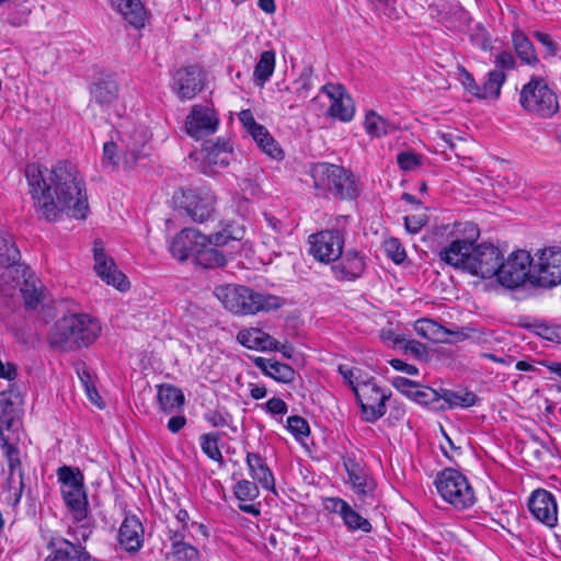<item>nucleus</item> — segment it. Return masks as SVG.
Instances as JSON below:
<instances>
[{"label": "nucleus", "instance_id": "dca6fc26", "mask_svg": "<svg viewBox=\"0 0 561 561\" xmlns=\"http://www.w3.org/2000/svg\"><path fill=\"white\" fill-rule=\"evenodd\" d=\"M310 254L318 261L329 263L342 255L344 236L340 230H323L309 237Z\"/></svg>", "mask_w": 561, "mask_h": 561}, {"label": "nucleus", "instance_id": "603ef678", "mask_svg": "<svg viewBox=\"0 0 561 561\" xmlns=\"http://www.w3.org/2000/svg\"><path fill=\"white\" fill-rule=\"evenodd\" d=\"M239 121L241 122L242 126L250 135L255 134V131H257V130H259V135L262 134V130L265 131V127L255 121V118L250 110L241 111L239 113Z\"/></svg>", "mask_w": 561, "mask_h": 561}, {"label": "nucleus", "instance_id": "680f3d73", "mask_svg": "<svg viewBox=\"0 0 561 561\" xmlns=\"http://www.w3.org/2000/svg\"><path fill=\"white\" fill-rule=\"evenodd\" d=\"M264 218L267 224V228H270L274 232V236H272V238L275 241H277L278 238L284 233V224L279 219L268 214H264Z\"/></svg>", "mask_w": 561, "mask_h": 561}, {"label": "nucleus", "instance_id": "e2e57ef3", "mask_svg": "<svg viewBox=\"0 0 561 561\" xmlns=\"http://www.w3.org/2000/svg\"><path fill=\"white\" fill-rule=\"evenodd\" d=\"M390 365L393 369H396L398 371L405 373L407 375H410V376H415L419 374L417 367H415L414 365L408 364L399 358L391 359Z\"/></svg>", "mask_w": 561, "mask_h": 561}, {"label": "nucleus", "instance_id": "6ab92c4d", "mask_svg": "<svg viewBox=\"0 0 561 561\" xmlns=\"http://www.w3.org/2000/svg\"><path fill=\"white\" fill-rule=\"evenodd\" d=\"M348 482L353 492L362 506H373L376 502V482L375 480L354 461L348 460L344 463Z\"/></svg>", "mask_w": 561, "mask_h": 561}, {"label": "nucleus", "instance_id": "052dcab7", "mask_svg": "<svg viewBox=\"0 0 561 561\" xmlns=\"http://www.w3.org/2000/svg\"><path fill=\"white\" fill-rule=\"evenodd\" d=\"M268 413L273 415H284L287 413V404L279 398H272L265 403Z\"/></svg>", "mask_w": 561, "mask_h": 561}, {"label": "nucleus", "instance_id": "4468645a", "mask_svg": "<svg viewBox=\"0 0 561 561\" xmlns=\"http://www.w3.org/2000/svg\"><path fill=\"white\" fill-rule=\"evenodd\" d=\"M232 159V146L224 138L216 141H206L196 152V160H201L199 169L204 174H216L227 168Z\"/></svg>", "mask_w": 561, "mask_h": 561}, {"label": "nucleus", "instance_id": "8fccbe9b", "mask_svg": "<svg viewBox=\"0 0 561 561\" xmlns=\"http://www.w3.org/2000/svg\"><path fill=\"white\" fill-rule=\"evenodd\" d=\"M171 553L179 561H196L199 558L198 550L187 542L171 547Z\"/></svg>", "mask_w": 561, "mask_h": 561}, {"label": "nucleus", "instance_id": "09e8293b", "mask_svg": "<svg viewBox=\"0 0 561 561\" xmlns=\"http://www.w3.org/2000/svg\"><path fill=\"white\" fill-rule=\"evenodd\" d=\"M412 400L420 404L433 405L434 408L437 407L436 403H439V391L420 385L417 390H415V394L413 396Z\"/></svg>", "mask_w": 561, "mask_h": 561}, {"label": "nucleus", "instance_id": "f8f14e48", "mask_svg": "<svg viewBox=\"0 0 561 561\" xmlns=\"http://www.w3.org/2000/svg\"><path fill=\"white\" fill-rule=\"evenodd\" d=\"M530 284L540 287H553L561 284V249L550 248L540 252L533 265Z\"/></svg>", "mask_w": 561, "mask_h": 561}, {"label": "nucleus", "instance_id": "9b49d317", "mask_svg": "<svg viewBox=\"0 0 561 561\" xmlns=\"http://www.w3.org/2000/svg\"><path fill=\"white\" fill-rule=\"evenodd\" d=\"M533 260L525 250H518L501 260L500 270L496 273L497 280L507 288H517L526 280L530 283L533 273Z\"/></svg>", "mask_w": 561, "mask_h": 561}, {"label": "nucleus", "instance_id": "5fc2aeb1", "mask_svg": "<svg viewBox=\"0 0 561 561\" xmlns=\"http://www.w3.org/2000/svg\"><path fill=\"white\" fill-rule=\"evenodd\" d=\"M495 68L493 70H500L502 73L505 71L513 70L516 66V60L512 53L503 50L495 56L494 59Z\"/></svg>", "mask_w": 561, "mask_h": 561}, {"label": "nucleus", "instance_id": "0e129e2a", "mask_svg": "<svg viewBox=\"0 0 561 561\" xmlns=\"http://www.w3.org/2000/svg\"><path fill=\"white\" fill-rule=\"evenodd\" d=\"M62 541L68 547H70L73 551V554L70 553V559H75L78 561H90L91 557H90L89 552L83 547L76 546L67 539H62Z\"/></svg>", "mask_w": 561, "mask_h": 561}, {"label": "nucleus", "instance_id": "a19ab883", "mask_svg": "<svg viewBox=\"0 0 561 561\" xmlns=\"http://www.w3.org/2000/svg\"><path fill=\"white\" fill-rule=\"evenodd\" d=\"M118 93V85L114 81H99L91 89L92 99L100 105L112 104Z\"/></svg>", "mask_w": 561, "mask_h": 561}, {"label": "nucleus", "instance_id": "4be33fe9", "mask_svg": "<svg viewBox=\"0 0 561 561\" xmlns=\"http://www.w3.org/2000/svg\"><path fill=\"white\" fill-rule=\"evenodd\" d=\"M202 70L197 66L179 69L173 76V90L181 100H191L203 90Z\"/></svg>", "mask_w": 561, "mask_h": 561}, {"label": "nucleus", "instance_id": "5701e85b", "mask_svg": "<svg viewBox=\"0 0 561 561\" xmlns=\"http://www.w3.org/2000/svg\"><path fill=\"white\" fill-rule=\"evenodd\" d=\"M331 513L337 514L348 530L370 533L373 526L370 522L355 511L345 500L340 497H329L324 504Z\"/></svg>", "mask_w": 561, "mask_h": 561}, {"label": "nucleus", "instance_id": "79ce46f5", "mask_svg": "<svg viewBox=\"0 0 561 561\" xmlns=\"http://www.w3.org/2000/svg\"><path fill=\"white\" fill-rule=\"evenodd\" d=\"M506 80V75L500 70H491L486 80L481 85V99H497L501 88Z\"/></svg>", "mask_w": 561, "mask_h": 561}, {"label": "nucleus", "instance_id": "423d86ee", "mask_svg": "<svg viewBox=\"0 0 561 561\" xmlns=\"http://www.w3.org/2000/svg\"><path fill=\"white\" fill-rule=\"evenodd\" d=\"M313 186L320 192H329L339 199L353 201L360 194L356 175L337 164L320 162L311 168Z\"/></svg>", "mask_w": 561, "mask_h": 561}, {"label": "nucleus", "instance_id": "c756f323", "mask_svg": "<svg viewBox=\"0 0 561 561\" xmlns=\"http://www.w3.org/2000/svg\"><path fill=\"white\" fill-rule=\"evenodd\" d=\"M253 363L264 375L278 382L290 383L295 379L296 371L287 364L264 357H255Z\"/></svg>", "mask_w": 561, "mask_h": 561}, {"label": "nucleus", "instance_id": "49530a36", "mask_svg": "<svg viewBox=\"0 0 561 561\" xmlns=\"http://www.w3.org/2000/svg\"><path fill=\"white\" fill-rule=\"evenodd\" d=\"M234 495L240 501H253L259 496V488L249 480L239 481L233 489Z\"/></svg>", "mask_w": 561, "mask_h": 561}, {"label": "nucleus", "instance_id": "a878e982", "mask_svg": "<svg viewBox=\"0 0 561 561\" xmlns=\"http://www.w3.org/2000/svg\"><path fill=\"white\" fill-rule=\"evenodd\" d=\"M148 135L145 131L135 130L122 138L123 161L126 168H133L139 159L146 157Z\"/></svg>", "mask_w": 561, "mask_h": 561}, {"label": "nucleus", "instance_id": "f257e3e1", "mask_svg": "<svg viewBox=\"0 0 561 561\" xmlns=\"http://www.w3.org/2000/svg\"><path fill=\"white\" fill-rule=\"evenodd\" d=\"M30 193L36 211L48 221L62 215L85 219L89 213L84 181L76 165L58 162L51 169L31 163L25 168Z\"/></svg>", "mask_w": 561, "mask_h": 561}, {"label": "nucleus", "instance_id": "de8ad7c7", "mask_svg": "<svg viewBox=\"0 0 561 561\" xmlns=\"http://www.w3.org/2000/svg\"><path fill=\"white\" fill-rule=\"evenodd\" d=\"M287 428L298 440H302L310 434L308 422L299 415H293L287 419Z\"/></svg>", "mask_w": 561, "mask_h": 561}, {"label": "nucleus", "instance_id": "9d476101", "mask_svg": "<svg viewBox=\"0 0 561 561\" xmlns=\"http://www.w3.org/2000/svg\"><path fill=\"white\" fill-rule=\"evenodd\" d=\"M354 393L366 422L374 423L386 414V400L389 394L376 383L374 378L357 380Z\"/></svg>", "mask_w": 561, "mask_h": 561}, {"label": "nucleus", "instance_id": "7ed1b4c3", "mask_svg": "<svg viewBox=\"0 0 561 561\" xmlns=\"http://www.w3.org/2000/svg\"><path fill=\"white\" fill-rule=\"evenodd\" d=\"M21 252L11 234L2 236V295L13 297L18 291L27 309L34 310L43 299V290L39 280L28 266L22 264Z\"/></svg>", "mask_w": 561, "mask_h": 561}, {"label": "nucleus", "instance_id": "2f4dec72", "mask_svg": "<svg viewBox=\"0 0 561 561\" xmlns=\"http://www.w3.org/2000/svg\"><path fill=\"white\" fill-rule=\"evenodd\" d=\"M245 461L251 477L256 480L262 488L273 490L275 485L274 476L264 459L259 454L247 453Z\"/></svg>", "mask_w": 561, "mask_h": 561}, {"label": "nucleus", "instance_id": "774afa93", "mask_svg": "<svg viewBox=\"0 0 561 561\" xmlns=\"http://www.w3.org/2000/svg\"><path fill=\"white\" fill-rule=\"evenodd\" d=\"M70 559V550L69 549H56L51 554H49L45 561H69Z\"/></svg>", "mask_w": 561, "mask_h": 561}, {"label": "nucleus", "instance_id": "c9c22d12", "mask_svg": "<svg viewBox=\"0 0 561 561\" xmlns=\"http://www.w3.org/2000/svg\"><path fill=\"white\" fill-rule=\"evenodd\" d=\"M512 42L517 56L524 64L529 66L538 64L539 59L536 55L535 47L523 31L515 30L512 33Z\"/></svg>", "mask_w": 561, "mask_h": 561}, {"label": "nucleus", "instance_id": "412c9836", "mask_svg": "<svg viewBox=\"0 0 561 561\" xmlns=\"http://www.w3.org/2000/svg\"><path fill=\"white\" fill-rule=\"evenodd\" d=\"M531 515L548 527H554L558 522V508L554 496L542 489L531 493L528 501Z\"/></svg>", "mask_w": 561, "mask_h": 561}, {"label": "nucleus", "instance_id": "3c124183", "mask_svg": "<svg viewBox=\"0 0 561 561\" xmlns=\"http://www.w3.org/2000/svg\"><path fill=\"white\" fill-rule=\"evenodd\" d=\"M385 251L397 264L402 263L407 256L404 249L396 238H390L385 242Z\"/></svg>", "mask_w": 561, "mask_h": 561}, {"label": "nucleus", "instance_id": "13d9d810", "mask_svg": "<svg viewBox=\"0 0 561 561\" xmlns=\"http://www.w3.org/2000/svg\"><path fill=\"white\" fill-rule=\"evenodd\" d=\"M398 164L403 171L414 170L419 163V157L412 152H400L397 157Z\"/></svg>", "mask_w": 561, "mask_h": 561}, {"label": "nucleus", "instance_id": "6e6d98bb", "mask_svg": "<svg viewBox=\"0 0 561 561\" xmlns=\"http://www.w3.org/2000/svg\"><path fill=\"white\" fill-rule=\"evenodd\" d=\"M118 162L117 145L113 141L105 142L103 146L102 164L104 168L115 169Z\"/></svg>", "mask_w": 561, "mask_h": 561}, {"label": "nucleus", "instance_id": "37998d69", "mask_svg": "<svg viewBox=\"0 0 561 561\" xmlns=\"http://www.w3.org/2000/svg\"><path fill=\"white\" fill-rule=\"evenodd\" d=\"M313 70L311 67L305 68L299 77L293 82V92L295 94V102L305 101L309 94L311 89L313 88L312 82Z\"/></svg>", "mask_w": 561, "mask_h": 561}, {"label": "nucleus", "instance_id": "2eb2a0df", "mask_svg": "<svg viewBox=\"0 0 561 561\" xmlns=\"http://www.w3.org/2000/svg\"><path fill=\"white\" fill-rule=\"evenodd\" d=\"M503 259L502 251L492 243L474 244L467 273L481 278L496 276Z\"/></svg>", "mask_w": 561, "mask_h": 561}, {"label": "nucleus", "instance_id": "a18cd8bd", "mask_svg": "<svg viewBox=\"0 0 561 561\" xmlns=\"http://www.w3.org/2000/svg\"><path fill=\"white\" fill-rule=\"evenodd\" d=\"M220 433H207L201 436V448L203 453L214 461L222 462L224 457L219 448Z\"/></svg>", "mask_w": 561, "mask_h": 561}, {"label": "nucleus", "instance_id": "69168bd1", "mask_svg": "<svg viewBox=\"0 0 561 561\" xmlns=\"http://www.w3.org/2000/svg\"><path fill=\"white\" fill-rule=\"evenodd\" d=\"M205 419L215 427H224L228 424L227 417L218 411L208 412Z\"/></svg>", "mask_w": 561, "mask_h": 561}, {"label": "nucleus", "instance_id": "f3484780", "mask_svg": "<svg viewBox=\"0 0 561 561\" xmlns=\"http://www.w3.org/2000/svg\"><path fill=\"white\" fill-rule=\"evenodd\" d=\"M93 256L94 271L103 282L121 291L128 289L127 277L117 270L114 260L105 253L104 244L99 239L93 243Z\"/></svg>", "mask_w": 561, "mask_h": 561}, {"label": "nucleus", "instance_id": "4d7b16f0", "mask_svg": "<svg viewBox=\"0 0 561 561\" xmlns=\"http://www.w3.org/2000/svg\"><path fill=\"white\" fill-rule=\"evenodd\" d=\"M427 224L425 215H411L404 217L405 229L414 234L417 233Z\"/></svg>", "mask_w": 561, "mask_h": 561}, {"label": "nucleus", "instance_id": "f03ea898", "mask_svg": "<svg viewBox=\"0 0 561 561\" xmlns=\"http://www.w3.org/2000/svg\"><path fill=\"white\" fill-rule=\"evenodd\" d=\"M18 371L14 364H2V379L8 381V386L2 387V425L4 424L5 428L15 435L12 437L2 434V453L7 458L9 468L7 502L12 506L20 502L24 488L21 451L16 446V442L20 439L18 432L21 428L20 415L23 397L21 386L14 381Z\"/></svg>", "mask_w": 561, "mask_h": 561}, {"label": "nucleus", "instance_id": "c85d7f7f", "mask_svg": "<svg viewBox=\"0 0 561 561\" xmlns=\"http://www.w3.org/2000/svg\"><path fill=\"white\" fill-rule=\"evenodd\" d=\"M237 340L241 345L250 350H278V341L259 328L241 330L237 335Z\"/></svg>", "mask_w": 561, "mask_h": 561}, {"label": "nucleus", "instance_id": "f704fd0d", "mask_svg": "<svg viewBox=\"0 0 561 561\" xmlns=\"http://www.w3.org/2000/svg\"><path fill=\"white\" fill-rule=\"evenodd\" d=\"M184 394L181 389L172 385H160L158 387V401L164 413H172L184 404Z\"/></svg>", "mask_w": 561, "mask_h": 561}, {"label": "nucleus", "instance_id": "20e7f679", "mask_svg": "<svg viewBox=\"0 0 561 561\" xmlns=\"http://www.w3.org/2000/svg\"><path fill=\"white\" fill-rule=\"evenodd\" d=\"M101 330L98 319L87 313H71L54 323L48 334V343L55 350L75 352L93 344Z\"/></svg>", "mask_w": 561, "mask_h": 561}, {"label": "nucleus", "instance_id": "393cba45", "mask_svg": "<svg viewBox=\"0 0 561 561\" xmlns=\"http://www.w3.org/2000/svg\"><path fill=\"white\" fill-rule=\"evenodd\" d=\"M118 541L127 552H137L144 543V526L136 515H126L118 530Z\"/></svg>", "mask_w": 561, "mask_h": 561}, {"label": "nucleus", "instance_id": "39448f33", "mask_svg": "<svg viewBox=\"0 0 561 561\" xmlns=\"http://www.w3.org/2000/svg\"><path fill=\"white\" fill-rule=\"evenodd\" d=\"M224 307L236 314H255L280 308L285 300L271 294L256 293L247 286L224 285L215 288Z\"/></svg>", "mask_w": 561, "mask_h": 561}, {"label": "nucleus", "instance_id": "bb28decb", "mask_svg": "<svg viewBox=\"0 0 561 561\" xmlns=\"http://www.w3.org/2000/svg\"><path fill=\"white\" fill-rule=\"evenodd\" d=\"M323 90L332 99L330 114L342 122H350L354 117L355 108L350 95L345 94L341 85L327 84Z\"/></svg>", "mask_w": 561, "mask_h": 561}, {"label": "nucleus", "instance_id": "58836bf2", "mask_svg": "<svg viewBox=\"0 0 561 561\" xmlns=\"http://www.w3.org/2000/svg\"><path fill=\"white\" fill-rule=\"evenodd\" d=\"M275 53L273 50H265L260 55L253 71L254 82L259 87H264L275 70Z\"/></svg>", "mask_w": 561, "mask_h": 561}, {"label": "nucleus", "instance_id": "a211bd4d", "mask_svg": "<svg viewBox=\"0 0 561 561\" xmlns=\"http://www.w3.org/2000/svg\"><path fill=\"white\" fill-rule=\"evenodd\" d=\"M218 126L219 118L215 110L201 104H196L192 107L185 122L187 134L195 139H202L214 134L218 129Z\"/></svg>", "mask_w": 561, "mask_h": 561}, {"label": "nucleus", "instance_id": "bf43d9fd", "mask_svg": "<svg viewBox=\"0 0 561 561\" xmlns=\"http://www.w3.org/2000/svg\"><path fill=\"white\" fill-rule=\"evenodd\" d=\"M461 83L469 93L481 99V85L476 83L472 75L466 69L461 70Z\"/></svg>", "mask_w": 561, "mask_h": 561}, {"label": "nucleus", "instance_id": "338daca9", "mask_svg": "<svg viewBox=\"0 0 561 561\" xmlns=\"http://www.w3.org/2000/svg\"><path fill=\"white\" fill-rule=\"evenodd\" d=\"M186 424V417L184 415L172 416L168 422V430L171 433H179Z\"/></svg>", "mask_w": 561, "mask_h": 561}, {"label": "nucleus", "instance_id": "6e6552de", "mask_svg": "<svg viewBox=\"0 0 561 561\" xmlns=\"http://www.w3.org/2000/svg\"><path fill=\"white\" fill-rule=\"evenodd\" d=\"M520 106L541 118L554 116L560 108L556 92L540 77H533L519 93Z\"/></svg>", "mask_w": 561, "mask_h": 561}, {"label": "nucleus", "instance_id": "1a4fd4ad", "mask_svg": "<svg viewBox=\"0 0 561 561\" xmlns=\"http://www.w3.org/2000/svg\"><path fill=\"white\" fill-rule=\"evenodd\" d=\"M437 492L457 510H467L476 503V493L468 479L459 471L448 468L435 480Z\"/></svg>", "mask_w": 561, "mask_h": 561}, {"label": "nucleus", "instance_id": "aec40b11", "mask_svg": "<svg viewBox=\"0 0 561 561\" xmlns=\"http://www.w3.org/2000/svg\"><path fill=\"white\" fill-rule=\"evenodd\" d=\"M204 244H207L205 233L195 228H184L173 238L169 250L174 259L182 262L190 256L195 259Z\"/></svg>", "mask_w": 561, "mask_h": 561}, {"label": "nucleus", "instance_id": "72a5a7b5", "mask_svg": "<svg viewBox=\"0 0 561 561\" xmlns=\"http://www.w3.org/2000/svg\"><path fill=\"white\" fill-rule=\"evenodd\" d=\"M244 237V228L233 222H219L218 230L207 236V244L216 248L228 244L229 241H239Z\"/></svg>", "mask_w": 561, "mask_h": 561}, {"label": "nucleus", "instance_id": "864d4df0", "mask_svg": "<svg viewBox=\"0 0 561 561\" xmlns=\"http://www.w3.org/2000/svg\"><path fill=\"white\" fill-rule=\"evenodd\" d=\"M392 386L398 391H400L408 398L412 399L413 396L415 394V390H417V388L420 387V383L414 382L405 377L398 376L393 378Z\"/></svg>", "mask_w": 561, "mask_h": 561}, {"label": "nucleus", "instance_id": "7c9ffc66", "mask_svg": "<svg viewBox=\"0 0 561 561\" xmlns=\"http://www.w3.org/2000/svg\"><path fill=\"white\" fill-rule=\"evenodd\" d=\"M111 4L134 27L145 26L146 10L140 0H110Z\"/></svg>", "mask_w": 561, "mask_h": 561}, {"label": "nucleus", "instance_id": "c03bdc74", "mask_svg": "<svg viewBox=\"0 0 561 561\" xmlns=\"http://www.w3.org/2000/svg\"><path fill=\"white\" fill-rule=\"evenodd\" d=\"M254 141L257 144L260 149L270 156L273 159L279 160L283 158L284 152L275 139L271 136L268 130L265 128V131L262 130V134L259 135V130L255 134L251 135Z\"/></svg>", "mask_w": 561, "mask_h": 561}, {"label": "nucleus", "instance_id": "473e14b6", "mask_svg": "<svg viewBox=\"0 0 561 561\" xmlns=\"http://www.w3.org/2000/svg\"><path fill=\"white\" fill-rule=\"evenodd\" d=\"M440 401H443V403L434 407V409L469 408L476 404L477 396L471 391L442 389L439 391V402Z\"/></svg>", "mask_w": 561, "mask_h": 561}, {"label": "nucleus", "instance_id": "ea45409f", "mask_svg": "<svg viewBox=\"0 0 561 561\" xmlns=\"http://www.w3.org/2000/svg\"><path fill=\"white\" fill-rule=\"evenodd\" d=\"M194 261L204 268L222 267L227 263L226 255L211 244H204Z\"/></svg>", "mask_w": 561, "mask_h": 561}, {"label": "nucleus", "instance_id": "e433bc0d", "mask_svg": "<svg viewBox=\"0 0 561 561\" xmlns=\"http://www.w3.org/2000/svg\"><path fill=\"white\" fill-rule=\"evenodd\" d=\"M2 13L7 14V21L13 26H21L27 21L31 13L26 0H2Z\"/></svg>", "mask_w": 561, "mask_h": 561}, {"label": "nucleus", "instance_id": "cd10ccee", "mask_svg": "<svg viewBox=\"0 0 561 561\" xmlns=\"http://www.w3.org/2000/svg\"><path fill=\"white\" fill-rule=\"evenodd\" d=\"M366 267L364 256L356 250H348L341 262L332 266L336 279L355 280L360 277Z\"/></svg>", "mask_w": 561, "mask_h": 561}, {"label": "nucleus", "instance_id": "b1692460", "mask_svg": "<svg viewBox=\"0 0 561 561\" xmlns=\"http://www.w3.org/2000/svg\"><path fill=\"white\" fill-rule=\"evenodd\" d=\"M181 207L195 222H206L211 220L215 215L214 199L211 197H202L193 191L183 193Z\"/></svg>", "mask_w": 561, "mask_h": 561}, {"label": "nucleus", "instance_id": "0eeeda50", "mask_svg": "<svg viewBox=\"0 0 561 561\" xmlns=\"http://www.w3.org/2000/svg\"><path fill=\"white\" fill-rule=\"evenodd\" d=\"M57 477L61 483L62 499L75 522L85 520L89 512V502L84 488V477L79 468L62 466L57 469Z\"/></svg>", "mask_w": 561, "mask_h": 561}, {"label": "nucleus", "instance_id": "4c0bfd02", "mask_svg": "<svg viewBox=\"0 0 561 561\" xmlns=\"http://www.w3.org/2000/svg\"><path fill=\"white\" fill-rule=\"evenodd\" d=\"M364 126L366 133L375 138H380L396 130V125L390 123L374 111L366 113Z\"/></svg>", "mask_w": 561, "mask_h": 561}, {"label": "nucleus", "instance_id": "ddd939ff", "mask_svg": "<svg viewBox=\"0 0 561 561\" xmlns=\"http://www.w3.org/2000/svg\"><path fill=\"white\" fill-rule=\"evenodd\" d=\"M469 229L468 238L457 237L447 247L439 250V259L449 266L467 272L474 249V239L479 236L478 229L472 224H465V230Z\"/></svg>", "mask_w": 561, "mask_h": 561}]
</instances>
